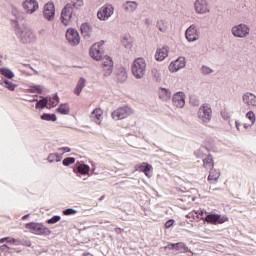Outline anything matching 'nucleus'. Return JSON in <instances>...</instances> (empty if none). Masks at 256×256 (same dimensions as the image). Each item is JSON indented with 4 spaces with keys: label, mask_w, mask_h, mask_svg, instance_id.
Here are the masks:
<instances>
[{
    "label": "nucleus",
    "mask_w": 256,
    "mask_h": 256,
    "mask_svg": "<svg viewBox=\"0 0 256 256\" xmlns=\"http://www.w3.org/2000/svg\"><path fill=\"white\" fill-rule=\"evenodd\" d=\"M15 34L19 39L20 43L27 45L29 43H35L37 41V35L30 28L16 27Z\"/></svg>",
    "instance_id": "1"
},
{
    "label": "nucleus",
    "mask_w": 256,
    "mask_h": 256,
    "mask_svg": "<svg viewBox=\"0 0 256 256\" xmlns=\"http://www.w3.org/2000/svg\"><path fill=\"white\" fill-rule=\"evenodd\" d=\"M132 74L135 79H143L147 73V62L144 58H136L132 63Z\"/></svg>",
    "instance_id": "2"
},
{
    "label": "nucleus",
    "mask_w": 256,
    "mask_h": 256,
    "mask_svg": "<svg viewBox=\"0 0 256 256\" xmlns=\"http://www.w3.org/2000/svg\"><path fill=\"white\" fill-rule=\"evenodd\" d=\"M25 229L33 235H50L51 231L43 223L30 222L25 225Z\"/></svg>",
    "instance_id": "3"
},
{
    "label": "nucleus",
    "mask_w": 256,
    "mask_h": 256,
    "mask_svg": "<svg viewBox=\"0 0 256 256\" xmlns=\"http://www.w3.org/2000/svg\"><path fill=\"white\" fill-rule=\"evenodd\" d=\"M231 33L237 39H247L251 33V28L247 24L240 23L232 27Z\"/></svg>",
    "instance_id": "4"
},
{
    "label": "nucleus",
    "mask_w": 256,
    "mask_h": 256,
    "mask_svg": "<svg viewBox=\"0 0 256 256\" xmlns=\"http://www.w3.org/2000/svg\"><path fill=\"white\" fill-rule=\"evenodd\" d=\"M198 118L202 123H211L213 119V109H211V105L207 103L202 104L198 109Z\"/></svg>",
    "instance_id": "5"
},
{
    "label": "nucleus",
    "mask_w": 256,
    "mask_h": 256,
    "mask_svg": "<svg viewBox=\"0 0 256 256\" xmlns=\"http://www.w3.org/2000/svg\"><path fill=\"white\" fill-rule=\"evenodd\" d=\"M129 115H133V109L129 106H122L112 112V118L114 121H121V119H127Z\"/></svg>",
    "instance_id": "6"
},
{
    "label": "nucleus",
    "mask_w": 256,
    "mask_h": 256,
    "mask_svg": "<svg viewBox=\"0 0 256 256\" xmlns=\"http://www.w3.org/2000/svg\"><path fill=\"white\" fill-rule=\"evenodd\" d=\"M89 55L95 61L103 59V42L95 43L89 50Z\"/></svg>",
    "instance_id": "7"
},
{
    "label": "nucleus",
    "mask_w": 256,
    "mask_h": 256,
    "mask_svg": "<svg viewBox=\"0 0 256 256\" xmlns=\"http://www.w3.org/2000/svg\"><path fill=\"white\" fill-rule=\"evenodd\" d=\"M115 11V8L111 4H106L100 8V10L97 13L98 19L100 21H107L111 15H113Z\"/></svg>",
    "instance_id": "8"
},
{
    "label": "nucleus",
    "mask_w": 256,
    "mask_h": 256,
    "mask_svg": "<svg viewBox=\"0 0 256 256\" xmlns=\"http://www.w3.org/2000/svg\"><path fill=\"white\" fill-rule=\"evenodd\" d=\"M66 39L72 47H77L79 43H81V37L79 36V32L73 28H70L66 32Z\"/></svg>",
    "instance_id": "9"
},
{
    "label": "nucleus",
    "mask_w": 256,
    "mask_h": 256,
    "mask_svg": "<svg viewBox=\"0 0 256 256\" xmlns=\"http://www.w3.org/2000/svg\"><path fill=\"white\" fill-rule=\"evenodd\" d=\"M194 11L196 15H206V13L210 11L209 2H207V0H195Z\"/></svg>",
    "instance_id": "10"
},
{
    "label": "nucleus",
    "mask_w": 256,
    "mask_h": 256,
    "mask_svg": "<svg viewBox=\"0 0 256 256\" xmlns=\"http://www.w3.org/2000/svg\"><path fill=\"white\" fill-rule=\"evenodd\" d=\"M185 36L188 43H195V41H199V30L197 29V25H190L186 29Z\"/></svg>",
    "instance_id": "11"
},
{
    "label": "nucleus",
    "mask_w": 256,
    "mask_h": 256,
    "mask_svg": "<svg viewBox=\"0 0 256 256\" xmlns=\"http://www.w3.org/2000/svg\"><path fill=\"white\" fill-rule=\"evenodd\" d=\"M71 17H73V5L67 4L61 12V21L63 25H69V23H71Z\"/></svg>",
    "instance_id": "12"
},
{
    "label": "nucleus",
    "mask_w": 256,
    "mask_h": 256,
    "mask_svg": "<svg viewBox=\"0 0 256 256\" xmlns=\"http://www.w3.org/2000/svg\"><path fill=\"white\" fill-rule=\"evenodd\" d=\"M22 7L28 15H33L39 9V2L37 0H24Z\"/></svg>",
    "instance_id": "13"
},
{
    "label": "nucleus",
    "mask_w": 256,
    "mask_h": 256,
    "mask_svg": "<svg viewBox=\"0 0 256 256\" xmlns=\"http://www.w3.org/2000/svg\"><path fill=\"white\" fill-rule=\"evenodd\" d=\"M187 65V62L185 60V57L180 56L176 60L172 61L169 65V71L171 73H177V71L181 69H185V66Z\"/></svg>",
    "instance_id": "14"
},
{
    "label": "nucleus",
    "mask_w": 256,
    "mask_h": 256,
    "mask_svg": "<svg viewBox=\"0 0 256 256\" xmlns=\"http://www.w3.org/2000/svg\"><path fill=\"white\" fill-rule=\"evenodd\" d=\"M204 220L206 223H211L212 225H223V223H226V221H229V218L227 216H221L220 214H209L207 215Z\"/></svg>",
    "instance_id": "15"
},
{
    "label": "nucleus",
    "mask_w": 256,
    "mask_h": 256,
    "mask_svg": "<svg viewBox=\"0 0 256 256\" xmlns=\"http://www.w3.org/2000/svg\"><path fill=\"white\" fill-rule=\"evenodd\" d=\"M102 59V69L104 71V77H110L111 73H113V59L109 56H104Z\"/></svg>",
    "instance_id": "16"
},
{
    "label": "nucleus",
    "mask_w": 256,
    "mask_h": 256,
    "mask_svg": "<svg viewBox=\"0 0 256 256\" xmlns=\"http://www.w3.org/2000/svg\"><path fill=\"white\" fill-rule=\"evenodd\" d=\"M135 171H139L140 173H144L146 177L151 179L153 177V166L149 163L143 162L141 164H137L134 167Z\"/></svg>",
    "instance_id": "17"
},
{
    "label": "nucleus",
    "mask_w": 256,
    "mask_h": 256,
    "mask_svg": "<svg viewBox=\"0 0 256 256\" xmlns=\"http://www.w3.org/2000/svg\"><path fill=\"white\" fill-rule=\"evenodd\" d=\"M43 15L47 21L55 19V4L53 2H48L44 5Z\"/></svg>",
    "instance_id": "18"
},
{
    "label": "nucleus",
    "mask_w": 256,
    "mask_h": 256,
    "mask_svg": "<svg viewBox=\"0 0 256 256\" xmlns=\"http://www.w3.org/2000/svg\"><path fill=\"white\" fill-rule=\"evenodd\" d=\"M172 103L174 107L178 109H183L185 107V93L184 92H176L172 96Z\"/></svg>",
    "instance_id": "19"
},
{
    "label": "nucleus",
    "mask_w": 256,
    "mask_h": 256,
    "mask_svg": "<svg viewBox=\"0 0 256 256\" xmlns=\"http://www.w3.org/2000/svg\"><path fill=\"white\" fill-rule=\"evenodd\" d=\"M242 101L246 107H256V95L251 92H246L242 95Z\"/></svg>",
    "instance_id": "20"
},
{
    "label": "nucleus",
    "mask_w": 256,
    "mask_h": 256,
    "mask_svg": "<svg viewBox=\"0 0 256 256\" xmlns=\"http://www.w3.org/2000/svg\"><path fill=\"white\" fill-rule=\"evenodd\" d=\"M90 119L96 123V125H101V119H103V110H101V108H95L90 115Z\"/></svg>",
    "instance_id": "21"
},
{
    "label": "nucleus",
    "mask_w": 256,
    "mask_h": 256,
    "mask_svg": "<svg viewBox=\"0 0 256 256\" xmlns=\"http://www.w3.org/2000/svg\"><path fill=\"white\" fill-rule=\"evenodd\" d=\"M168 56H169L168 47H162L156 50V53H155L156 61H165V59H167Z\"/></svg>",
    "instance_id": "22"
},
{
    "label": "nucleus",
    "mask_w": 256,
    "mask_h": 256,
    "mask_svg": "<svg viewBox=\"0 0 256 256\" xmlns=\"http://www.w3.org/2000/svg\"><path fill=\"white\" fill-rule=\"evenodd\" d=\"M122 7L126 13H135L139 7V3L135 1H126L123 3Z\"/></svg>",
    "instance_id": "23"
},
{
    "label": "nucleus",
    "mask_w": 256,
    "mask_h": 256,
    "mask_svg": "<svg viewBox=\"0 0 256 256\" xmlns=\"http://www.w3.org/2000/svg\"><path fill=\"white\" fill-rule=\"evenodd\" d=\"M81 33L84 39H91V33L93 32V27L89 23H83L80 26Z\"/></svg>",
    "instance_id": "24"
},
{
    "label": "nucleus",
    "mask_w": 256,
    "mask_h": 256,
    "mask_svg": "<svg viewBox=\"0 0 256 256\" xmlns=\"http://www.w3.org/2000/svg\"><path fill=\"white\" fill-rule=\"evenodd\" d=\"M159 99L161 101H170L171 100V90L168 88H160L158 91Z\"/></svg>",
    "instance_id": "25"
},
{
    "label": "nucleus",
    "mask_w": 256,
    "mask_h": 256,
    "mask_svg": "<svg viewBox=\"0 0 256 256\" xmlns=\"http://www.w3.org/2000/svg\"><path fill=\"white\" fill-rule=\"evenodd\" d=\"M116 77L121 83H123V81H127V69L123 66H119L116 70Z\"/></svg>",
    "instance_id": "26"
},
{
    "label": "nucleus",
    "mask_w": 256,
    "mask_h": 256,
    "mask_svg": "<svg viewBox=\"0 0 256 256\" xmlns=\"http://www.w3.org/2000/svg\"><path fill=\"white\" fill-rule=\"evenodd\" d=\"M219 177H221V172H219L217 169L211 168L208 181H210V183H217V181H219Z\"/></svg>",
    "instance_id": "27"
},
{
    "label": "nucleus",
    "mask_w": 256,
    "mask_h": 256,
    "mask_svg": "<svg viewBox=\"0 0 256 256\" xmlns=\"http://www.w3.org/2000/svg\"><path fill=\"white\" fill-rule=\"evenodd\" d=\"M86 83H87V80L85 78L81 77L78 80L77 85L74 89V94L81 95V91H83V89L85 88Z\"/></svg>",
    "instance_id": "28"
},
{
    "label": "nucleus",
    "mask_w": 256,
    "mask_h": 256,
    "mask_svg": "<svg viewBox=\"0 0 256 256\" xmlns=\"http://www.w3.org/2000/svg\"><path fill=\"white\" fill-rule=\"evenodd\" d=\"M63 159V154H59L57 152L50 153L47 157L48 163H59Z\"/></svg>",
    "instance_id": "29"
},
{
    "label": "nucleus",
    "mask_w": 256,
    "mask_h": 256,
    "mask_svg": "<svg viewBox=\"0 0 256 256\" xmlns=\"http://www.w3.org/2000/svg\"><path fill=\"white\" fill-rule=\"evenodd\" d=\"M215 163L213 162V156L207 155L205 158H203V166L205 169H213Z\"/></svg>",
    "instance_id": "30"
},
{
    "label": "nucleus",
    "mask_w": 256,
    "mask_h": 256,
    "mask_svg": "<svg viewBox=\"0 0 256 256\" xmlns=\"http://www.w3.org/2000/svg\"><path fill=\"white\" fill-rule=\"evenodd\" d=\"M77 173H80V175H89V171H91V167L87 164H80L76 168Z\"/></svg>",
    "instance_id": "31"
},
{
    "label": "nucleus",
    "mask_w": 256,
    "mask_h": 256,
    "mask_svg": "<svg viewBox=\"0 0 256 256\" xmlns=\"http://www.w3.org/2000/svg\"><path fill=\"white\" fill-rule=\"evenodd\" d=\"M207 153H209L207 148L201 147L200 149L194 152V155L195 157H197V159H205L207 157Z\"/></svg>",
    "instance_id": "32"
},
{
    "label": "nucleus",
    "mask_w": 256,
    "mask_h": 256,
    "mask_svg": "<svg viewBox=\"0 0 256 256\" xmlns=\"http://www.w3.org/2000/svg\"><path fill=\"white\" fill-rule=\"evenodd\" d=\"M57 113H60V115H69V104L64 103L60 104L59 107L56 109Z\"/></svg>",
    "instance_id": "33"
},
{
    "label": "nucleus",
    "mask_w": 256,
    "mask_h": 256,
    "mask_svg": "<svg viewBox=\"0 0 256 256\" xmlns=\"http://www.w3.org/2000/svg\"><path fill=\"white\" fill-rule=\"evenodd\" d=\"M2 85L5 89H8V91H15L18 87L17 84L11 82L9 79H4Z\"/></svg>",
    "instance_id": "34"
},
{
    "label": "nucleus",
    "mask_w": 256,
    "mask_h": 256,
    "mask_svg": "<svg viewBox=\"0 0 256 256\" xmlns=\"http://www.w3.org/2000/svg\"><path fill=\"white\" fill-rule=\"evenodd\" d=\"M152 77L156 83H161V81H163V75L157 68L152 69Z\"/></svg>",
    "instance_id": "35"
},
{
    "label": "nucleus",
    "mask_w": 256,
    "mask_h": 256,
    "mask_svg": "<svg viewBox=\"0 0 256 256\" xmlns=\"http://www.w3.org/2000/svg\"><path fill=\"white\" fill-rule=\"evenodd\" d=\"M0 73L6 77V79H13V77H15V73L9 68H0Z\"/></svg>",
    "instance_id": "36"
},
{
    "label": "nucleus",
    "mask_w": 256,
    "mask_h": 256,
    "mask_svg": "<svg viewBox=\"0 0 256 256\" xmlns=\"http://www.w3.org/2000/svg\"><path fill=\"white\" fill-rule=\"evenodd\" d=\"M175 251H179V253H187L189 251V247L183 242L175 243Z\"/></svg>",
    "instance_id": "37"
},
{
    "label": "nucleus",
    "mask_w": 256,
    "mask_h": 256,
    "mask_svg": "<svg viewBox=\"0 0 256 256\" xmlns=\"http://www.w3.org/2000/svg\"><path fill=\"white\" fill-rule=\"evenodd\" d=\"M121 44L125 49H132L133 48V42H131V38L124 36L121 39Z\"/></svg>",
    "instance_id": "38"
},
{
    "label": "nucleus",
    "mask_w": 256,
    "mask_h": 256,
    "mask_svg": "<svg viewBox=\"0 0 256 256\" xmlns=\"http://www.w3.org/2000/svg\"><path fill=\"white\" fill-rule=\"evenodd\" d=\"M59 105V96L57 94H54L52 97L48 100V106L49 107H57Z\"/></svg>",
    "instance_id": "39"
},
{
    "label": "nucleus",
    "mask_w": 256,
    "mask_h": 256,
    "mask_svg": "<svg viewBox=\"0 0 256 256\" xmlns=\"http://www.w3.org/2000/svg\"><path fill=\"white\" fill-rule=\"evenodd\" d=\"M47 105H49V99L47 97H44L43 99L37 101L36 109H45Z\"/></svg>",
    "instance_id": "40"
},
{
    "label": "nucleus",
    "mask_w": 256,
    "mask_h": 256,
    "mask_svg": "<svg viewBox=\"0 0 256 256\" xmlns=\"http://www.w3.org/2000/svg\"><path fill=\"white\" fill-rule=\"evenodd\" d=\"M41 119H42V121H53V122H55V121H57V115L44 113L41 116Z\"/></svg>",
    "instance_id": "41"
},
{
    "label": "nucleus",
    "mask_w": 256,
    "mask_h": 256,
    "mask_svg": "<svg viewBox=\"0 0 256 256\" xmlns=\"http://www.w3.org/2000/svg\"><path fill=\"white\" fill-rule=\"evenodd\" d=\"M29 93H38V95H41V93H43V86L41 85L30 86Z\"/></svg>",
    "instance_id": "42"
},
{
    "label": "nucleus",
    "mask_w": 256,
    "mask_h": 256,
    "mask_svg": "<svg viewBox=\"0 0 256 256\" xmlns=\"http://www.w3.org/2000/svg\"><path fill=\"white\" fill-rule=\"evenodd\" d=\"M73 163H75V158L73 157H66L62 161L64 167H69V165H73Z\"/></svg>",
    "instance_id": "43"
},
{
    "label": "nucleus",
    "mask_w": 256,
    "mask_h": 256,
    "mask_svg": "<svg viewBox=\"0 0 256 256\" xmlns=\"http://www.w3.org/2000/svg\"><path fill=\"white\" fill-rule=\"evenodd\" d=\"M202 75H211V73H215V70L211 69L209 66L203 65L201 67Z\"/></svg>",
    "instance_id": "44"
},
{
    "label": "nucleus",
    "mask_w": 256,
    "mask_h": 256,
    "mask_svg": "<svg viewBox=\"0 0 256 256\" xmlns=\"http://www.w3.org/2000/svg\"><path fill=\"white\" fill-rule=\"evenodd\" d=\"M246 119L250 120V123H252V125H255V121H256V117H255V112L253 111H248L246 113Z\"/></svg>",
    "instance_id": "45"
},
{
    "label": "nucleus",
    "mask_w": 256,
    "mask_h": 256,
    "mask_svg": "<svg viewBox=\"0 0 256 256\" xmlns=\"http://www.w3.org/2000/svg\"><path fill=\"white\" fill-rule=\"evenodd\" d=\"M221 117L224 119V121H229V119H231V112L227 109H224L221 111Z\"/></svg>",
    "instance_id": "46"
},
{
    "label": "nucleus",
    "mask_w": 256,
    "mask_h": 256,
    "mask_svg": "<svg viewBox=\"0 0 256 256\" xmlns=\"http://www.w3.org/2000/svg\"><path fill=\"white\" fill-rule=\"evenodd\" d=\"M187 219H204L203 217L199 216L197 211H192L186 215Z\"/></svg>",
    "instance_id": "47"
},
{
    "label": "nucleus",
    "mask_w": 256,
    "mask_h": 256,
    "mask_svg": "<svg viewBox=\"0 0 256 256\" xmlns=\"http://www.w3.org/2000/svg\"><path fill=\"white\" fill-rule=\"evenodd\" d=\"M59 221H61V216L56 215V216H53L52 218L48 219L47 223L49 225H55V223H59Z\"/></svg>",
    "instance_id": "48"
},
{
    "label": "nucleus",
    "mask_w": 256,
    "mask_h": 256,
    "mask_svg": "<svg viewBox=\"0 0 256 256\" xmlns=\"http://www.w3.org/2000/svg\"><path fill=\"white\" fill-rule=\"evenodd\" d=\"M71 3L75 7V9H80V7H83L84 5L83 0H71Z\"/></svg>",
    "instance_id": "49"
},
{
    "label": "nucleus",
    "mask_w": 256,
    "mask_h": 256,
    "mask_svg": "<svg viewBox=\"0 0 256 256\" xmlns=\"http://www.w3.org/2000/svg\"><path fill=\"white\" fill-rule=\"evenodd\" d=\"M63 215L69 216V215H77V210L73 208H68L63 210Z\"/></svg>",
    "instance_id": "50"
},
{
    "label": "nucleus",
    "mask_w": 256,
    "mask_h": 256,
    "mask_svg": "<svg viewBox=\"0 0 256 256\" xmlns=\"http://www.w3.org/2000/svg\"><path fill=\"white\" fill-rule=\"evenodd\" d=\"M58 151H62L63 152L62 155H63L64 153H71V148L61 147V148H58Z\"/></svg>",
    "instance_id": "51"
},
{
    "label": "nucleus",
    "mask_w": 256,
    "mask_h": 256,
    "mask_svg": "<svg viewBox=\"0 0 256 256\" xmlns=\"http://www.w3.org/2000/svg\"><path fill=\"white\" fill-rule=\"evenodd\" d=\"M173 223H175V220L170 219V220L166 221L165 227H166L167 229H169V227H173Z\"/></svg>",
    "instance_id": "52"
},
{
    "label": "nucleus",
    "mask_w": 256,
    "mask_h": 256,
    "mask_svg": "<svg viewBox=\"0 0 256 256\" xmlns=\"http://www.w3.org/2000/svg\"><path fill=\"white\" fill-rule=\"evenodd\" d=\"M158 29L159 31H161V33H167V26L165 25L161 26L160 24H158Z\"/></svg>",
    "instance_id": "53"
},
{
    "label": "nucleus",
    "mask_w": 256,
    "mask_h": 256,
    "mask_svg": "<svg viewBox=\"0 0 256 256\" xmlns=\"http://www.w3.org/2000/svg\"><path fill=\"white\" fill-rule=\"evenodd\" d=\"M144 23H145V25H147V27H149V25L153 24V21L151 19H149V18H146Z\"/></svg>",
    "instance_id": "54"
},
{
    "label": "nucleus",
    "mask_w": 256,
    "mask_h": 256,
    "mask_svg": "<svg viewBox=\"0 0 256 256\" xmlns=\"http://www.w3.org/2000/svg\"><path fill=\"white\" fill-rule=\"evenodd\" d=\"M6 241H7V243H11V245H15V243H16L15 238H9L8 237V239H6Z\"/></svg>",
    "instance_id": "55"
},
{
    "label": "nucleus",
    "mask_w": 256,
    "mask_h": 256,
    "mask_svg": "<svg viewBox=\"0 0 256 256\" xmlns=\"http://www.w3.org/2000/svg\"><path fill=\"white\" fill-rule=\"evenodd\" d=\"M235 125H236L237 131H243V130L241 129V122L236 121V122H235Z\"/></svg>",
    "instance_id": "56"
},
{
    "label": "nucleus",
    "mask_w": 256,
    "mask_h": 256,
    "mask_svg": "<svg viewBox=\"0 0 256 256\" xmlns=\"http://www.w3.org/2000/svg\"><path fill=\"white\" fill-rule=\"evenodd\" d=\"M165 249H170V250L175 249V243H174V244H173V243L168 244V245L165 247Z\"/></svg>",
    "instance_id": "57"
},
{
    "label": "nucleus",
    "mask_w": 256,
    "mask_h": 256,
    "mask_svg": "<svg viewBox=\"0 0 256 256\" xmlns=\"http://www.w3.org/2000/svg\"><path fill=\"white\" fill-rule=\"evenodd\" d=\"M243 127H244V129H249V128H251V127H253V124L252 123H244L243 124Z\"/></svg>",
    "instance_id": "58"
},
{
    "label": "nucleus",
    "mask_w": 256,
    "mask_h": 256,
    "mask_svg": "<svg viewBox=\"0 0 256 256\" xmlns=\"http://www.w3.org/2000/svg\"><path fill=\"white\" fill-rule=\"evenodd\" d=\"M0 249H2V251H3V250H5V249H9V246H7V244H3V245L0 247Z\"/></svg>",
    "instance_id": "59"
},
{
    "label": "nucleus",
    "mask_w": 256,
    "mask_h": 256,
    "mask_svg": "<svg viewBox=\"0 0 256 256\" xmlns=\"http://www.w3.org/2000/svg\"><path fill=\"white\" fill-rule=\"evenodd\" d=\"M6 239H9V237L1 238L0 243H5Z\"/></svg>",
    "instance_id": "60"
},
{
    "label": "nucleus",
    "mask_w": 256,
    "mask_h": 256,
    "mask_svg": "<svg viewBox=\"0 0 256 256\" xmlns=\"http://www.w3.org/2000/svg\"><path fill=\"white\" fill-rule=\"evenodd\" d=\"M29 218V214H26L22 217V221H25V219Z\"/></svg>",
    "instance_id": "61"
},
{
    "label": "nucleus",
    "mask_w": 256,
    "mask_h": 256,
    "mask_svg": "<svg viewBox=\"0 0 256 256\" xmlns=\"http://www.w3.org/2000/svg\"><path fill=\"white\" fill-rule=\"evenodd\" d=\"M197 213H198L199 217H203V211L202 210L198 211Z\"/></svg>",
    "instance_id": "62"
},
{
    "label": "nucleus",
    "mask_w": 256,
    "mask_h": 256,
    "mask_svg": "<svg viewBox=\"0 0 256 256\" xmlns=\"http://www.w3.org/2000/svg\"><path fill=\"white\" fill-rule=\"evenodd\" d=\"M116 233H121V228H115Z\"/></svg>",
    "instance_id": "63"
},
{
    "label": "nucleus",
    "mask_w": 256,
    "mask_h": 256,
    "mask_svg": "<svg viewBox=\"0 0 256 256\" xmlns=\"http://www.w3.org/2000/svg\"><path fill=\"white\" fill-rule=\"evenodd\" d=\"M193 105H199V102H194Z\"/></svg>",
    "instance_id": "64"
}]
</instances>
